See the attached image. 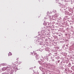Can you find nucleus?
<instances>
[{"label":"nucleus","instance_id":"f257e3e1","mask_svg":"<svg viewBox=\"0 0 74 74\" xmlns=\"http://www.w3.org/2000/svg\"><path fill=\"white\" fill-rule=\"evenodd\" d=\"M9 54L8 56H11V55H12V53L11 52H9Z\"/></svg>","mask_w":74,"mask_h":74},{"label":"nucleus","instance_id":"f03ea898","mask_svg":"<svg viewBox=\"0 0 74 74\" xmlns=\"http://www.w3.org/2000/svg\"><path fill=\"white\" fill-rule=\"evenodd\" d=\"M4 69H5V68H3L2 69V70H3V71H5V70H4Z\"/></svg>","mask_w":74,"mask_h":74}]
</instances>
